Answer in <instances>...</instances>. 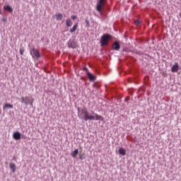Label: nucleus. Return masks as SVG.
<instances>
[{
  "instance_id": "dca6fc26",
  "label": "nucleus",
  "mask_w": 181,
  "mask_h": 181,
  "mask_svg": "<svg viewBox=\"0 0 181 181\" xmlns=\"http://www.w3.org/2000/svg\"><path fill=\"white\" fill-rule=\"evenodd\" d=\"M66 25L67 28H70V26H71L73 25V21H71V20H70V19H67L66 21Z\"/></svg>"
},
{
  "instance_id": "f3484780",
  "label": "nucleus",
  "mask_w": 181,
  "mask_h": 181,
  "mask_svg": "<svg viewBox=\"0 0 181 181\" xmlns=\"http://www.w3.org/2000/svg\"><path fill=\"white\" fill-rule=\"evenodd\" d=\"M4 110H5V108H13V105H11L9 103H6L5 104V105L3 107Z\"/></svg>"
},
{
  "instance_id": "ddd939ff",
  "label": "nucleus",
  "mask_w": 181,
  "mask_h": 181,
  "mask_svg": "<svg viewBox=\"0 0 181 181\" xmlns=\"http://www.w3.org/2000/svg\"><path fill=\"white\" fill-rule=\"evenodd\" d=\"M78 28V25L76 23L74 25L72 28L70 29L69 32L70 33H74L76 30H77V28Z\"/></svg>"
},
{
  "instance_id": "4be33fe9",
  "label": "nucleus",
  "mask_w": 181,
  "mask_h": 181,
  "mask_svg": "<svg viewBox=\"0 0 181 181\" xmlns=\"http://www.w3.org/2000/svg\"><path fill=\"white\" fill-rule=\"evenodd\" d=\"M71 19H73V21H74L75 19H77V16H71Z\"/></svg>"
},
{
  "instance_id": "9d476101",
  "label": "nucleus",
  "mask_w": 181,
  "mask_h": 181,
  "mask_svg": "<svg viewBox=\"0 0 181 181\" xmlns=\"http://www.w3.org/2000/svg\"><path fill=\"white\" fill-rule=\"evenodd\" d=\"M118 152L122 156H125V155H127V151H125V148H119Z\"/></svg>"
},
{
  "instance_id": "39448f33",
  "label": "nucleus",
  "mask_w": 181,
  "mask_h": 181,
  "mask_svg": "<svg viewBox=\"0 0 181 181\" xmlns=\"http://www.w3.org/2000/svg\"><path fill=\"white\" fill-rule=\"evenodd\" d=\"M119 49H121V45H119V42L115 41L112 45V49L116 50V52H119Z\"/></svg>"
},
{
  "instance_id": "393cba45",
  "label": "nucleus",
  "mask_w": 181,
  "mask_h": 181,
  "mask_svg": "<svg viewBox=\"0 0 181 181\" xmlns=\"http://www.w3.org/2000/svg\"><path fill=\"white\" fill-rule=\"evenodd\" d=\"M69 47H71L72 49H74V46L71 45H69Z\"/></svg>"
},
{
  "instance_id": "4468645a",
  "label": "nucleus",
  "mask_w": 181,
  "mask_h": 181,
  "mask_svg": "<svg viewBox=\"0 0 181 181\" xmlns=\"http://www.w3.org/2000/svg\"><path fill=\"white\" fill-rule=\"evenodd\" d=\"M72 158H76L77 155H78V149L74 150L71 153Z\"/></svg>"
},
{
  "instance_id": "1a4fd4ad",
  "label": "nucleus",
  "mask_w": 181,
  "mask_h": 181,
  "mask_svg": "<svg viewBox=\"0 0 181 181\" xmlns=\"http://www.w3.org/2000/svg\"><path fill=\"white\" fill-rule=\"evenodd\" d=\"M4 11H7V12H9V13H12V12H13V8H12V7H11V6L9 5L4 6Z\"/></svg>"
},
{
  "instance_id": "9b49d317",
  "label": "nucleus",
  "mask_w": 181,
  "mask_h": 181,
  "mask_svg": "<svg viewBox=\"0 0 181 181\" xmlns=\"http://www.w3.org/2000/svg\"><path fill=\"white\" fill-rule=\"evenodd\" d=\"M10 169H11L13 173H15L16 172V165L13 163H10L9 164Z\"/></svg>"
},
{
  "instance_id": "f257e3e1",
  "label": "nucleus",
  "mask_w": 181,
  "mask_h": 181,
  "mask_svg": "<svg viewBox=\"0 0 181 181\" xmlns=\"http://www.w3.org/2000/svg\"><path fill=\"white\" fill-rule=\"evenodd\" d=\"M78 118H81L85 121H104V117L92 111V115L88 113L87 109H81L78 113Z\"/></svg>"
},
{
  "instance_id": "5701e85b",
  "label": "nucleus",
  "mask_w": 181,
  "mask_h": 181,
  "mask_svg": "<svg viewBox=\"0 0 181 181\" xmlns=\"http://www.w3.org/2000/svg\"><path fill=\"white\" fill-rule=\"evenodd\" d=\"M83 70H85V71H86V74H87V71H88V69L87 68L84 67Z\"/></svg>"
},
{
  "instance_id": "6e6552de",
  "label": "nucleus",
  "mask_w": 181,
  "mask_h": 181,
  "mask_svg": "<svg viewBox=\"0 0 181 181\" xmlns=\"http://www.w3.org/2000/svg\"><path fill=\"white\" fill-rule=\"evenodd\" d=\"M21 132H16L13 134V137L16 139V141H19L21 139Z\"/></svg>"
},
{
  "instance_id": "a878e982",
  "label": "nucleus",
  "mask_w": 181,
  "mask_h": 181,
  "mask_svg": "<svg viewBox=\"0 0 181 181\" xmlns=\"http://www.w3.org/2000/svg\"><path fill=\"white\" fill-rule=\"evenodd\" d=\"M1 13H2V11H1V9H0V15H1Z\"/></svg>"
},
{
  "instance_id": "20e7f679",
  "label": "nucleus",
  "mask_w": 181,
  "mask_h": 181,
  "mask_svg": "<svg viewBox=\"0 0 181 181\" xmlns=\"http://www.w3.org/2000/svg\"><path fill=\"white\" fill-rule=\"evenodd\" d=\"M21 103L22 104H25V105H33V101L30 102V100H29V98L28 96L25 97H21Z\"/></svg>"
},
{
  "instance_id": "a211bd4d",
  "label": "nucleus",
  "mask_w": 181,
  "mask_h": 181,
  "mask_svg": "<svg viewBox=\"0 0 181 181\" xmlns=\"http://www.w3.org/2000/svg\"><path fill=\"white\" fill-rule=\"evenodd\" d=\"M79 159H81V160L86 159V153H83L81 154L79 156Z\"/></svg>"
},
{
  "instance_id": "f8f14e48",
  "label": "nucleus",
  "mask_w": 181,
  "mask_h": 181,
  "mask_svg": "<svg viewBox=\"0 0 181 181\" xmlns=\"http://www.w3.org/2000/svg\"><path fill=\"white\" fill-rule=\"evenodd\" d=\"M87 76L90 81H94L95 80V76H94L91 73L87 71Z\"/></svg>"
},
{
  "instance_id": "f03ea898",
  "label": "nucleus",
  "mask_w": 181,
  "mask_h": 181,
  "mask_svg": "<svg viewBox=\"0 0 181 181\" xmlns=\"http://www.w3.org/2000/svg\"><path fill=\"white\" fill-rule=\"evenodd\" d=\"M107 0H99L96 4V11L99 12L100 15H103V11H104V6H105V3Z\"/></svg>"
},
{
  "instance_id": "412c9836",
  "label": "nucleus",
  "mask_w": 181,
  "mask_h": 181,
  "mask_svg": "<svg viewBox=\"0 0 181 181\" xmlns=\"http://www.w3.org/2000/svg\"><path fill=\"white\" fill-rule=\"evenodd\" d=\"M24 52H25V50L20 49V54H21V56H23Z\"/></svg>"
},
{
  "instance_id": "aec40b11",
  "label": "nucleus",
  "mask_w": 181,
  "mask_h": 181,
  "mask_svg": "<svg viewBox=\"0 0 181 181\" xmlns=\"http://www.w3.org/2000/svg\"><path fill=\"white\" fill-rule=\"evenodd\" d=\"M86 28H89L90 27V21L88 20H86Z\"/></svg>"
},
{
  "instance_id": "b1692460",
  "label": "nucleus",
  "mask_w": 181,
  "mask_h": 181,
  "mask_svg": "<svg viewBox=\"0 0 181 181\" xmlns=\"http://www.w3.org/2000/svg\"><path fill=\"white\" fill-rule=\"evenodd\" d=\"M2 22H6V18H2Z\"/></svg>"
},
{
  "instance_id": "423d86ee",
  "label": "nucleus",
  "mask_w": 181,
  "mask_h": 181,
  "mask_svg": "<svg viewBox=\"0 0 181 181\" xmlns=\"http://www.w3.org/2000/svg\"><path fill=\"white\" fill-rule=\"evenodd\" d=\"M171 71L173 73H177L179 71V64L177 62L172 66Z\"/></svg>"
},
{
  "instance_id": "7ed1b4c3",
  "label": "nucleus",
  "mask_w": 181,
  "mask_h": 181,
  "mask_svg": "<svg viewBox=\"0 0 181 181\" xmlns=\"http://www.w3.org/2000/svg\"><path fill=\"white\" fill-rule=\"evenodd\" d=\"M111 39V36L109 35H104L102 36L101 40H100V45L101 46H105L108 45V41Z\"/></svg>"
},
{
  "instance_id": "6ab92c4d",
  "label": "nucleus",
  "mask_w": 181,
  "mask_h": 181,
  "mask_svg": "<svg viewBox=\"0 0 181 181\" xmlns=\"http://www.w3.org/2000/svg\"><path fill=\"white\" fill-rule=\"evenodd\" d=\"M134 23L136 25V26H138L141 25V21H139V20H136Z\"/></svg>"
},
{
  "instance_id": "0eeeda50",
  "label": "nucleus",
  "mask_w": 181,
  "mask_h": 181,
  "mask_svg": "<svg viewBox=\"0 0 181 181\" xmlns=\"http://www.w3.org/2000/svg\"><path fill=\"white\" fill-rule=\"evenodd\" d=\"M31 54L32 53L34 54V56L35 57H37V59H39L40 57V53L39 52V51L35 48H33L32 49V51L30 52Z\"/></svg>"
},
{
  "instance_id": "2eb2a0df",
  "label": "nucleus",
  "mask_w": 181,
  "mask_h": 181,
  "mask_svg": "<svg viewBox=\"0 0 181 181\" xmlns=\"http://www.w3.org/2000/svg\"><path fill=\"white\" fill-rule=\"evenodd\" d=\"M55 17L57 21H62V19H63V14L62 13L56 14Z\"/></svg>"
}]
</instances>
